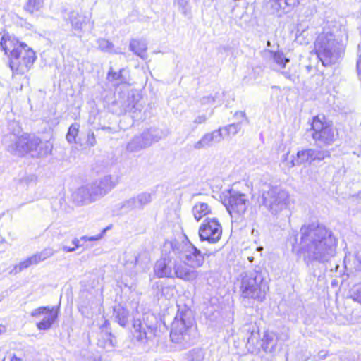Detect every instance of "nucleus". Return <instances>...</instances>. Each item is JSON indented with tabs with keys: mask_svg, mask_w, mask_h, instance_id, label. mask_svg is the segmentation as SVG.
<instances>
[{
	"mask_svg": "<svg viewBox=\"0 0 361 361\" xmlns=\"http://www.w3.org/2000/svg\"><path fill=\"white\" fill-rule=\"evenodd\" d=\"M300 235L299 251L307 265L327 262L336 255L337 239L324 225L318 222L304 224Z\"/></svg>",
	"mask_w": 361,
	"mask_h": 361,
	"instance_id": "1",
	"label": "nucleus"
},
{
	"mask_svg": "<svg viewBox=\"0 0 361 361\" xmlns=\"http://www.w3.org/2000/svg\"><path fill=\"white\" fill-rule=\"evenodd\" d=\"M347 37L345 28L334 24L324 27L314 43L318 58L324 66L338 62L343 56L344 46L343 39Z\"/></svg>",
	"mask_w": 361,
	"mask_h": 361,
	"instance_id": "2",
	"label": "nucleus"
},
{
	"mask_svg": "<svg viewBox=\"0 0 361 361\" xmlns=\"http://www.w3.org/2000/svg\"><path fill=\"white\" fill-rule=\"evenodd\" d=\"M0 47L9 54V66L14 74L23 75L32 67L37 56L34 50L25 43L19 42L15 37L3 36Z\"/></svg>",
	"mask_w": 361,
	"mask_h": 361,
	"instance_id": "3",
	"label": "nucleus"
},
{
	"mask_svg": "<svg viewBox=\"0 0 361 361\" xmlns=\"http://www.w3.org/2000/svg\"><path fill=\"white\" fill-rule=\"evenodd\" d=\"M176 315L171 324V341L186 348L192 341L194 317L191 310L186 306L178 305Z\"/></svg>",
	"mask_w": 361,
	"mask_h": 361,
	"instance_id": "4",
	"label": "nucleus"
},
{
	"mask_svg": "<svg viewBox=\"0 0 361 361\" xmlns=\"http://www.w3.org/2000/svg\"><path fill=\"white\" fill-rule=\"evenodd\" d=\"M240 290L243 298L263 301L269 290L268 282L260 270H252L241 274Z\"/></svg>",
	"mask_w": 361,
	"mask_h": 361,
	"instance_id": "5",
	"label": "nucleus"
},
{
	"mask_svg": "<svg viewBox=\"0 0 361 361\" xmlns=\"http://www.w3.org/2000/svg\"><path fill=\"white\" fill-rule=\"evenodd\" d=\"M260 204L276 218L287 216L290 204V197L286 190L272 187L262 192Z\"/></svg>",
	"mask_w": 361,
	"mask_h": 361,
	"instance_id": "6",
	"label": "nucleus"
},
{
	"mask_svg": "<svg viewBox=\"0 0 361 361\" xmlns=\"http://www.w3.org/2000/svg\"><path fill=\"white\" fill-rule=\"evenodd\" d=\"M312 137L319 147L331 145L338 138V133L331 121L324 115L314 116L312 122Z\"/></svg>",
	"mask_w": 361,
	"mask_h": 361,
	"instance_id": "7",
	"label": "nucleus"
},
{
	"mask_svg": "<svg viewBox=\"0 0 361 361\" xmlns=\"http://www.w3.org/2000/svg\"><path fill=\"white\" fill-rule=\"evenodd\" d=\"M133 335L142 343H147L155 337L157 327L155 317L152 314H144L142 319H134Z\"/></svg>",
	"mask_w": 361,
	"mask_h": 361,
	"instance_id": "8",
	"label": "nucleus"
},
{
	"mask_svg": "<svg viewBox=\"0 0 361 361\" xmlns=\"http://www.w3.org/2000/svg\"><path fill=\"white\" fill-rule=\"evenodd\" d=\"M170 244L171 251L168 255L157 260L154 268L155 274L159 278H173L176 256L183 248L178 241L171 242Z\"/></svg>",
	"mask_w": 361,
	"mask_h": 361,
	"instance_id": "9",
	"label": "nucleus"
},
{
	"mask_svg": "<svg viewBox=\"0 0 361 361\" xmlns=\"http://www.w3.org/2000/svg\"><path fill=\"white\" fill-rule=\"evenodd\" d=\"M198 233L201 241L216 243L221 237L222 227L216 218L207 217L200 226Z\"/></svg>",
	"mask_w": 361,
	"mask_h": 361,
	"instance_id": "10",
	"label": "nucleus"
},
{
	"mask_svg": "<svg viewBox=\"0 0 361 361\" xmlns=\"http://www.w3.org/2000/svg\"><path fill=\"white\" fill-rule=\"evenodd\" d=\"M59 314V307L54 306L39 307L33 310L30 316L34 318H43L36 324L39 330H48L51 328Z\"/></svg>",
	"mask_w": 361,
	"mask_h": 361,
	"instance_id": "11",
	"label": "nucleus"
},
{
	"mask_svg": "<svg viewBox=\"0 0 361 361\" xmlns=\"http://www.w3.org/2000/svg\"><path fill=\"white\" fill-rule=\"evenodd\" d=\"M228 194V203L226 206L229 214L231 216L243 214L249 204L247 195L234 188L229 190Z\"/></svg>",
	"mask_w": 361,
	"mask_h": 361,
	"instance_id": "12",
	"label": "nucleus"
},
{
	"mask_svg": "<svg viewBox=\"0 0 361 361\" xmlns=\"http://www.w3.org/2000/svg\"><path fill=\"white\" fill-rule=\"evenodd\" d=\"M161 139L158 130L150 129L144 131L140 135L135 136L126 145V150L129 152H136L150 146L152 143Z\"/></svg>",
	"mask_w": 361,
	"mask_h": 361,
	"instance_id": "13",
	"label": "nucleus"
},
{
	"mask_svg": "<svg viewBox=\"0 0 361 361\" xmlns=\"http://www.w3.org/2000/svg\"><path fill=\"white\" fill-rule=\"evenodd\" d=\"M3 145L6 150L13 155L23 156L27 153V135L18 136L16 134L10 133L4 136Z\"/></svg>",
	"mask_w": 361,
	"mask_h": 361,
	"instance_id": "14",
	"label": "nucleus"
},
{
	"mask_svg": "<svg viewBox=\"0 0 361 361\" xmlns=\"http://www.w3.org/2000/svg\"><path fill=\"white\" fill-rule=\"evenodd\" d=\"M183 248L178 253L190 265V267L195 269L200 267L204 262V257L209 256L207 252H202L191 243H180Z\"/></svg>",
	"mask_w": 361,
	"mask_h": 361,
	"instance_id": "15",
	"label": "nucleus"
},
{
	"mask_svg": "<svg viewBox=\"0 0 361 361\" xmlns=\"http://www.w3.org/2000/svg\"><path fill=\"white\" fill-rule=\"evenodd\" d=\"M176 261L172 279L178 278L185 281H192L198 277L199 272L190 267L181 256L177 255Z\"/></svg>",
	"mask_w": 361,
	"mask_h": 361,
	"instance_id": "16",
	"label": "nucleus"
},
{
	"mask_svg": "<svg viewBox=\"0 0 361 361\" xmlns=\"http://www.w3.org/2000/svg\"><path fill=\"white\" fill-rule=\"evenodd\" d=\"M88 185L92 195L96 201L111 191L116 186V183L113 180L111 176H105Z\"/></svg>",
	"mask_w": 361,
	"mask_h": 361,
	"instance_id": "17",
	"label": "nucleus"
},
{
	"mask_svg": "<svg viewBox=\"0 0 361 361\" xmlns=\"http://www.w3.org/2000/svg\"><path fill=\"white\" fill-rule=\"evenodd\" d=\"M27 153H32V155L43 157L49 154L51 147L47 142H43L39 137H30L27 135Z\"/></svg>",
	"mask_w": 361,
	"mask_h": 361,
	"instance_id": "18",
	"label": "nucleus"
},
{
	"mask_svg": "<svg viewBox=\"0 0 361 361\" xmlns=\"http://www.w3.org/2000/svg\"><path fill=\"white\" fill-rule=\"evenodd\" d=\"M152 201V195L148 192H142L136 197H133L122 204L121 208L126 212L133 209H142L145 205L149 204Z\"/></svg>",
	"mask_w": 361,
	"mask_h": 361,
	"instance_id": "19",
	"label": "nucleus"
},
{
	"mask_svg": "<svg viewBox=\"0 0 361 361\" xmlns=\"http://www.w3.org/2000/svg\"><path fill=\"white\" fill-rule=\"evenodd\" d=\"M223 138L221 128H219L218 130L204 134L200 140L194 144L193 148L196 150L208 148L212 147L213 143L220 142Z\"/></svg>",
	"mask_w": 361,
	"mask_h": 361,
	"instance_id": "20",
	"label": "nucleus"
},
{
	"mask_svg": "<svg viewBox=\"0 0 361 361\" xmlns=\"http://www.w3.org/2000/svg\"><path fill=\"white\" fill-rule=\"evenodd\" d=\"M140 99L138 94L135 95L133 92H128L126 99L122 103L124 112H129L132 114L133 118H137L143 107L140 102Z\"/></svg>",
	"mask_w": 361,
	"mask_h": 361,
	"instance_id": "21",
	"label": "nucleus"
},
{
	"mask_svg": "<svg viewBox=\"0 0 361 361\" xmlns=\"http://www.w3.org/2000/svg\"><path fill=\"white\" fill-rule=\"evenodd\" d=\"M288 339V336L287 334L279 336L274 332L265 331L261 340V347L265 352L272 353L276 350L279 340L286 341Z\"/></svg>",
	"mask_w": 361,
	"mask_h": 361,
	"instance_id": "22",
	"label": "nucleus"
},
{
	"mask_svg": "<svg viewBox=\"0 0 361 361\" xmlns=\"http://www.w3.org/2000/svg\"><path fill=\"white\" fill-rule=\"evenodd\" d=\"M71 197L78 205L87 204L95 201L88 185L78 188Z\"/></svg>",
	"mask_w": 361,
	"mask_h": 361,
	"instance_id": "23",
	"label": "nucleus"
},
{
	"mask_svg": "<svg viewBox=\"0 0 361 361\" xmlns=\"http://www.w3.org/2000/svg\"><path fill=\"white\" fill-rule=\"evenodd\" d=\"M64 20L71 25L73 30L80 31L87 23V18L78 11H71L64 16Z\"/></svg>",
	"mask_w": 361,
	"mask_h": 361,
	"instance_id": "24",
	"label": "nucleus"
},
{
	"mask_svg": "<svg viewBox=\"0 0 361 361\" xmlns=\"http://www.w3.org/2000/svg\"><path fill=\"white\" fill-rule=\"evenodd\" d=\"M314 161V149H307L298 151L296 159H291L290 166L300 165L306 162L312 163Z\"/></svg>",
	"mask_w": 361,
	"mask_h": 361,
	"instance_id": "25",
	"label": "nucleus"
},
{
	"mask_svg": "<svg viewBox=\"0 0 361 361\" xmlns=\"http://www.w3.org/2000/svg\"><path fill=\"white\" fill-rule=\"evenodd\" d=\"M299 4V0H269L268 4L273 12L285 11L287 7H294Z\"/></svg>",
	"mask_w": 361,
	"mask_h": 361,
	"instance_id": "26",
	"label": "nucleus"
},
{
	"mask_svg": "<svg viewBox=\"0 0 361 361\" xmlns=\"http://www.w3.org/2000/svg\"><path fill=\"white\" fill-rule=\"evenodd\" d=\"M130 49L142 59L147 57V44L144 40L132 39L129 45Z\"/></svg>",
	"mask_w": 361,
	"mask_h": 361,
	"instance_id": "27",
	"label": "nucleus"
},
{
	"mask_svg": "<svg viewBox=\"0 0 361 361\" xmlns=\"http://www.w3.org/2000/svg\"><path fill=\"white\" fill-rule=\"evenodd\" d=\"M116 344V339L114 336L109 332H102L99 339L98 345L106 349L108 351L113 350Z\"/></svg>",
	"mask_w": 361,
	"mask_h": 361,
	"instance_id": "28",
	"label": "nucleus"
},
{
	"mask_svg": "<svg viewBox=\"0 0 361 361\" xmlns=\"http://www.w3.org/2000/svg\"><path fill=\"white\" fill-rule=\"evenodd\" d=\"M195 219L200 221L202 217L211 214L212 211L209 205L204 202H197L192 208Z\"/></svg>",
	"mask_w": 361,
	"mask_h": 361,
	"instance_id": "29",
	"label": "nucleus"
},
{
	"mask_svg": "<svg viewBox=\"0 0 361 361\" xmlns=\"http://www.w3.org/2000/svg\"><path fill=\"white\" fill-rule=\"evenodd\" d=\"M36 262L33 257V255L27 258L26 259L20 262L19 264H16L13 269L10 271L11 274L16 275L18 273L22 271L23 270L27 269L31 265H35Z\"/></svg>",
	"mask_w": 361,
	"mask_h": 361,
	"instance_id": "30",
	"label": "nucleus"
},
{
	"mask_svg": "<svg viewBox=\"0 0 361 361\" xmlns=\"http://www.w3.org/2000/svg\"><path fill=\"white\" fill-rule=\"evenodd\" d=\"M126 70L124 68H121L118 72H114L112 68H110L108 74L107 79L109 81H118L119 83H126L127 82V78L124 75Z\"/></svg>",
	"mask_w": 361,
	"mask_h": 361,
	"instance_id": "31",
	"label": "nucleus"
},
{
	"mask_svg": "<svg viewBox=\"0 0 361 361\" xmlns=\"http://www.w3.org/2000/svg\"><path fill=\"white\" fill-rule=\"evenodd\" d=\"M114 313L117 322L121 326H126L128 322V311L122 307H118L114 309Z\"/></svg>",
	"mask_w": 361,
	"mask_h": 361,
	"instance_id": "32",
	"label": "nucleus"
},
{
	"mask_svg": "<svg viewBox=\"0 0 361 361\" xmlns=\"http://www.w3.org/2000/svg\"><path fill=\"white\" fill-rule=\"evenodd\" d=\"M44 1V0H27L24 5V10L32 14L43 7Z\"/></svg>",
	"mask_w": 361,
	"mask_h": 361,
	"instance_id": "33",
	"label": "nucleus"
},
{
	"mask_svg": "<svg viewBox=\"0 0 361 361\" xmlns=\"http://www.w3.org/2000/svg\"><path fill=\"white\" fill-rule=\"evenodd\" d=\"M55 253V251L51 247H47L39 252L35 255H33V257L36 262V264H39L41 262L44 261L45 259L49 258L53 256Z\"/></svg>",
	"mask_w": 361,
	"mask_h": 361,
	"instance_id": "34",
	"label": "nucleus"
},
{
	"mask_svg": "<svg viewBox=\"0 0 361 361\" xmlns=\"http://www.w3.org/2000/svg\"><path fill=\"white\" fill-rule=\"evenodd\" d=\"M80 125L77 123H73L68 128L66 135V140L69 143L75 142L76 137L79 132Z\"/></svg>",
	"mask_w": 361,
	"mask_h": 361,
	"instance_id": "35",
	"label": "nucleus"
},
{
	"mask_svg": "<svg viewBox=\"0 0 361 361\" xmlns=\"http://www.w3.org/2000/svg\"><path fill=\"white\" fill-rule=\"evenodd\" d=\"M274 61L281 68L286 66V64L289 62V59L286 58L282 52H271Z\"/></svg>",
	"mask_w": 361,
	"mask_h": 361,
	"instance_id": "36",
	"label": "nucleus"
},
{
	"mask_svg": "<svg viewBox=\"0 0 361 361\" xmlns=\"http://www.w3.org/2000/svg\"><path fill=\"white\" fill-rule=\"evenodd\" d=\"M97 43L98 44V48L102 51L104 52H111L112 49L114 48V44L109 42V40L104 39V38H99L97 39Z\"/></svg>",
	"mask_w": 361,
	"mask_h": 361,
	"instance_id": "37",
	"label": "nucleus"
},
{
	"mask_svg": "<svg viewBox=\"0 0 361 361\" xmlns=\"http://www.w3.org/2000/svg\"><path fill=\"white\" fill-rule=\"evenodd\" d=\"M221 130H224L228 135H235L241 130V121H238L221 128Z\"/></svg>",
	"mask_w": 361,
	"mask_h": 361,
	"instance_id": "38",
	"label": "nucleus"
},
{
	"mask_svg": "<svg viewBox=\"0 0 361 361\" xmlns=\"http://www.w3.org/2000/svg\"><path fill=\"white\" fill-rule=\"evenodd\" d=\"M204 358V353L200 348H196L189 352V361H202Z\"/></svg>",
	"mask_w": 361,
	"mask_h": 361,
	"instance_id": "39",
	"label": "nucleus"
},
{
	"mask_svg": "<svg viewBox=\"0 0 361 361\" xmlns=\"http://www.w3.org/2000/svg\"><path fill=\"white\" fill-rule=\"evenodd\" d=\"M330 157V152L326 149H314V161H322Z\"/></svg>",
	"mask_w": 361,
	"mask_h": 361,
	"instance_id": "40",
	"label": "nucleus"
},
{
	"mask_svg": "<svg viewBox=\"0 0 361 361\" xmlns=\"http://www.w3.org/2000/svg\"><path fill=\"white\" fill-rule=\"evenodd\" d=\"M351 298L353 300L361 304V283L357 284L353 288Z\"/></svg>",
	"mask_w": 361,
	"mask_h": 361,
	"instance_id": "41",
	"label": "nucleus"
},
{
	"mask_svg": "<svg viewBox=\"0 0 361 361\" xmlns=\"http://www.w3.org/2000/svg\"><path fill=\"white\" fill-rule=\"evenodd\" d=\"M259 336V330L256 331L252 329L251 330V335L247 338V343L250 345H255L256 342H257Z\"/></svg>",
	"mask_w": 361,
	"mask_h": 361,
	"instance_id": "42",
	"label": "nucleus"
},
{
	"mask_svg": "<svg viewBox=\"0 0 361 361\" xmlns=\"http://www.w3.org/2000/svg\"><path fill=\"white\" fill-rule=\"evenodd\" d=\"M87 143L91 147H93L97 144L95 135L91 130H90L87 133Z\"/></svg>",
	"mask_w": 361,
	"mask_h": 361,
	"instance_id": "43",
	"label": "nucleus"
},
{
	"mask_svg": "<svg viewBox=\"0 0 361 361\" xmlns=\"http://www.w3.org/2000/svg\"><path fill=\"white\" fill-rule=\"evenodd\" d=\"M292 159H296L293 155L289 156L287 153L283 156L282 162L288 169L293 167L294 166H290Z\"/></svg>",
	"mask_w": 361,
	"mask_h": 361,
	"instance_id": "44",
	"label": "nucleus"
},
{
	"mask_svg": "<svg viewBox=\"0 0 361 361\" xmlns=\"http://www.w3.org/2000/svg\"><path fill=\"white\" fill-rule=\"evenodd\" d=\"M234 118L236 120H238V121H241V123L244 120L248 121L247 118L246 117L245 113L244 111L235 112L234 114Z\"/></svg>",
	"mask_w": 361,
	"mask_h": 361,
	"instance_id": "45",
	"label": "nucleus"
},
{
	"mask_svg": "<svg viewBox=\"0 0 361 361\" xmlns=\"http://www.w3.org/2000/svg\"><path fill=\"white\" fill-rule=\"evenodd\" d=\"M105 231H106L105 229L103 230L102 233L99 234L97 236H91V237L82 236L81 238V240H85V241H86V240L94 241V240H99L100 238H102V235L105 232Z\"/></svg>",
	"mask_w": 361,
	"mask_h": 361,
	"instance_id": "46",
	"label": "nucleus"
},
{
	"mask_svg": "<svg viewBox=\"0 0 361 361\" xmlns=\"http://www.w3.org/2000/svg\"><path fill=\"white\" fill-rule=\"evenodd\" d=\"M354 256L357 261L358 262L360 268H361V246H357L355 247V250L354 252Z\"/></svg>",
	"mask_w": 361,
	"mask_h": 361,
	"instance_id": "47",
	"label": "nucleus"
},
{
	"mask_svg": "<svg viewBox=\"0 0 361 361\" xmlns=\"http://www.w3.org/2000/svg\"><path fill=\"white\" fill-rule=\"evenodd\" d=\"M207 118L205 115H199L193 121L195 124H202L206 122Z\"/></svg>",
	"mask_w": 361,
	"mask_h": 361,
	"instance_id": "48",
	"label": "nucleus"
},
{
	"mask_svg": "<svg viewBox=\"0 0 361 361\" xmlns=\"http://www.w3.org/2000/svg\"><path fill=\"white\" fill-rule=\"evenodd\" d=\"M282 74L288 79L291 80L292 82H295L298 78L295 75L290 74L288 71H283Z\"/></svg>",
	"mask_w": 361,
	"mask_h": 361,
	"instance_id": "49",
	"label": "nucleus"
},
{
	"mask_svg": "<svg viewBox=\"0 0 361 361\" xmlns=\"http://www.w3.org/2000/svg\"><path fill=\"white\" fill-rule=\"evenodd\" d=\"M178 5L184 10L185 8L186 5L188 4L189 0H176Z\"/></svg>",
	"mask_w": 361,
	"mask_h": 361,
	"instance_id": "50",
	"label": "nucleus"
},
{
	"mask_svg": "<svg viewBox=\"0 0 361 361\" xmlns=\"http://www.w3.org/2000/svg\"><path fill=\"white\" fill-rule=\"evenodd\" d=\"M357 70L359 78L361 80V54H360L357 61Z\"/></svg>",
	"mask_w": 361,
	"mask_h": 361,
	"instance_id": "51",
	"label": "nucleus"
},
{
	"mask_svg": "<svg viewBox=\"0 0 361 361\" xmlns=\"http://www.w3.org/2000/svg\"><path fill=\"white\" fill-rule=\"evenodd\" d=\"M214 102V99L212 97H205L202 99V104H207V103H213Z\"/></svg>",
	"mask_w": 361,
	"mask_h": 361,
	"instance_id": "52",
	"label": "nucleus"
},
{
	"mask_svg": "<svg viewBox=\"0 0 361 361\" xmlns=\"http://www.w3.org/2000/svg\"><path fill=\"white\" fill-rule=\"evenodd\" d=\"M63 250L66 252H73L75 250V247H70L68 246H63L62 247Z\"/></svg>",
	"mask_w": 361,
	"mask_h": 361,
	"instance_id": "53",
	"label": "nucleus"
},
{
	"mask_svg": "<svg viewBox=\"0 0 361 361\" xmlns=\"http://www.w3.org/2000/svg\"><path fill=\"white\" fill-rule=\"evenodd\" d=\"M79 242L80 240L77 238L73 239L72 241L73 245H74L73 247H75V250L80 247Z\"/></svg>",
	"mask_w": 361,
	"mask_h": 361,
	"instance_id": "54",
	"label": "nucleus"
},
{
	"mask_svg": "<svg viewBox=\"0 0 361 361\" xmlns=\"http://www.w3.org/2000/svg\"><path fill=\"white\" fill-rule=\"evenodd\" d=\"M2 361H6L5 359H4ZM10 361H22L21 359L17 357L16 355H13L12 357L10 359Z\"/></svg>",
	"mask_w": 361,
	"mask_h": 361,
	"instance_id": "55",
	"label": "nucleus"
},
{
	"mask_svg": "<svg viewBox=\"0 0 361 361\" xmlns=\"http://www.w3.org/2000/svg\"><path fill=\"white\" fill-rule=\"evenodd\" d=\"M293 248L294 249L295 248V244L297 243V235L293 233Z\"/></svg>",
	"mask_w": 361,
	"mask_h": 361,
	"instance_id": "56",
	"label": "nucleus"
},
{
	"mask_svg": "<svg viewBox=\"0 0 361 361\" xmlns=\"http://www.w3.org/2000/svg\"><path fill=\"white\" fill-rule=\"evenodd\" d=\"M6 331V328L4 325H0V335Z\"/></svg>",
	"mask_w": 361,
	"mask_h": 361,
	"instance_id": "57",
	"label": "nucleus"
},
{
	"mask_svg": "<svg viewBox=\"0 0 361 361\" xmlns=\"http://www.w3.org/2000/svg\"><path fill=\"white\" fill-rule=\"evenodd\" d=\"M262 250H263V247H262V246L257 247V249H256V251L257 252H259V256L260 257L262 256Z\"/></svg>",
	"mask_w": 361,
	"mask_h": 361,
	"instance_id": "58",
	"label": "nucleus"
},
{
	"mask_svg": "<svg viewBox=\"0 0 361 361\" xmlns=\"http://www.w3.org/2000/svg\"><path fill=\"white\" fill-rule=\"evenodd\" d=\"M247 259L248 261L252 263L254 262V259H255V257L254 256H248L247 257Z\"/></svg>",
	"mask_w": 361,
	"mask_h": 361,
	"instance_id": "59",
	"label": "nucleus"
},
{
	"mask_svg": "<svg viewBox=\"0 0 361 361\" xmlns=\"http://www.w3.org/2000/svg\"><path fill=\"white\" fill-rule=\"evenodd\" d=\"M109 324V322L107 320H106L104 322V324L103 325V327H107V326Z\"/></svg>",
	"mask_w": 361,
	"mask_h": 361,
	"instance_id": "60",
	"label": "nucleus"
},
{
	"mask_svg": "<svg viewBox=\"0 0 361 361\" xmlns=\"http://www.w3.org/2000/svg\"><path fill=\"white\" fill-rule=\"evenodd\" d=\"M102 129H104V130H110L111 128L109 127H104V128H102Z\"/></svg>",
	"mask_w": 361,
	"mask_h": 361,
	"instance_id": "61",
	"label": "nucleus"
}]
</instances>
